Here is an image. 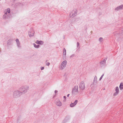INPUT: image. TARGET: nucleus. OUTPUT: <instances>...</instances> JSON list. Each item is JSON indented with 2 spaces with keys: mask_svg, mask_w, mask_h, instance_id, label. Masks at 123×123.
<instances>
[{
  "mask_svg": "<svg viewBox=\"0 0 123 123\" xmlns=\"http://www.w3.org/2000/svg\"><path fill=\"white\" fill-rule=\"evenodd\" d=\"M36 43L38 44H43V42L42 41H37L36 42Z\"/></svg>",
  "mask_w": 123,
  "mask_h": 123,
  "instance_id": "423d86ee",
  "label": "nucleus"
},
{
  "mask_svg": "<svg viewBox=\"0 0 123 123\" xmlns=\"http://www.w3.org/2000/svg\"><path fill=\"white\" fill-rule=\"evenodd\" d=\"M101 79H102V78L100 77V78L99 79V80H100Z\"/></svg>",
  "mask_w": 123,
  "mask_h": 123,
  "instance_id": "6ab92c4d",
  "label": "nucleus"
},
{
  "mask_svg": "<svg viewBox=\"0 0 123 123\" xmlns=\"http://www.w3.org/2000/svg\"><path fill=\"white\" fill-rule=\"evenodd\" d=\"M123 6V5L120 6H118V7H117V8H116V10H119L121 9L122 8Z\"/></svg>",
  "mask_w": 123,
  "mask_h": 123,
  "instance_id": "6e6552de",
  "label": "nucleus"
},
{
  "mask_svg": "<svg viewBox=\"0 0 123 123\" xmlns=\"http://www.w3.org/2000/svg\"><path fill=\"white\" fill-rule=\"evenodd\" d=\"M69 95V94H68L67 95V97H68Z\"/></svg>",
  "mask_w": 123,
  "mask_h": 123,
  "instance_id": "a211bd4d",
  "label": "nucleus"
},
{
  "mask_svg": "<svg viewBox=\"0 0 123 123\" xmlns=\"http://www.w3.org/2000/svg\"><path fill=\"white\" fill-rule=\"evenodd\" d=\"M63 97H64V98H66V96H64Z\"/></svg>",
  "mask_w": 123,
  "mask_h": 123,
  "instance_id": "aec40b11",
  "label": "nucleus"
},
{
  "mask_svg": "<svg viewBox=\"0 0 123 123\" xmlns=\"http://www.w3.org/2000/svg\"><path fill=\"white\" fill-rule=\"evenodd\" d=\"M7 11L8 13H10V9L9 8H8L7 9Z\"/></svg>",
  "mask_w": 123,
  "mask_h": 123,
  "instance_id": "ddd939ff",
  "label": "nucleus"
},
{
  "mask_svg": "<svg viewBox=\"0 0 123 123\" xmlns=\"http://www.w3.org/2000/svg\"><path fill=\"white\" fill-rule=\"evenodd\" d=\"M30 37H31L34 35V33L33 31H32V32H29L28 33Z\"/></svg>",
  "mask_w": 123,
  "mask_h": 123,
  "instance_id": "39448f33",
  "label": "nucleus"
},
{
  "mask_svg": "<svg viewBox=\"0 0 123 123\" xmlns=\"http://www.w3.org/2000/svg\"><path fill=\"white\" fill-rule=\"evenodd\" d=\"M50 65V63L49 62H47L46 63V65L47 66H49Z\"/></svg>",
  "mask_w": 123,
  "mask_h": 123,
  "instance_id": "2eb2a0df",
  "label": "nucleus"
},
{
  "mask_svg": "<svg viewBox=\"0 0 123 123\" xmlns=\"http://www.w3.org/2000/svg\"><path fill=\"white\" fill-rule=\"evenodd\" d=\"M78 87L77 86H75L74 87L72 91L73 93H75L78 92Z\"/></svg>",
  "mask_w": 123,
  "mask_h": 123,
  "instance_id": "f03ea898",
  "label": "nucleus"
},
{
  "mask_svg": "<svg viewBox=\"0 0 123 123\" xmlns=\"http://www.w3.org/2000/svg\"><path fill=\"white\" fill-rule=\"evenodd\" d=\"M16 41L17 42V44H18L19 43V40L18 39H16Z\"/></svg>",
  "mask_w": 123,
  "mask_h": 123,
  "instance_id": "4468645a",
  "label": "nucleus"
},
{
  "mask_svg": "<svg viewBox=\"0 0 123 123\" xmlns=\"http://www.w3.org/2000/svg\"><path fill=\"white\" fill-rule=\"evenodd\" d=\"M119 87L121 89H122L123 88V85L122 83H121Z\"/></svg>",
  "mask_w": 123,
  "mask_h": 123,
  "instance_id": "9d476101",
  "label": "nucleus"
},
{
  "mask_svg": "<svg viewBox=\"0 0 123 123\" xmlns=\"http://www.w3.org/2000/svg\"><path fill=\"white\" fill-rule=\"evenodd\" d=\"M56 105L58 106H61L62 105V103H61L60 101H58L57 102Z\"/></svg>",
  "mask_w": 123,
  "mask_h": 123,
  "instance_id": "0eeeda50",
  "label": "nucleus"
},
{
  "mask_svg": "<svg viewBox=\"0 0 123 123\" xmlns=\"http://www.w3.org/2000/svg\"><path fill=\"white\" fill-rule=\"evenodd\" d=\"M77 44H79V43H77Z\"/></svg>",
  "mask_w": 123,
  "mask_h": 123,
  "instance_id": "4be33fe9",
  "label": "nucleus"
},
{
  "mask_svg": "<svg viewBox=\"0 0 123 123\" xmlns=\"http://www.w3.org/2000/svg\"><path fill=\"white\" fill-rule=\"evenodd\" d=\"M103 75H102L101 77H103Z\"/></svg>",
  "mask_w": 123,
  "mask_h": 123,
  "instance_id": "412c9836",
  "label": "nucleus"
},
{
  "mask_svg": "<svg viewBox=\"0 0 123 123\" xmlns=\"http://www.w3.org/2000/svg\"><path fill=\"white\" fill-rule=\"evenodd\" d=\"M33 44L34 47L36 48H38L39 47V45H37L35 44L34 43Z\"/></svg>",
  "mask_w": 123,
  "mask_h": 123,
  "instance_id": "f8f14e48",
  "label": "nucleus"
},
{
  "mask_svg": "<svg viewBox=\"0 0 123 123\" xmlns=\"http://www.w3.org/2000/svg\"><path fill=\"white\" fill-rule=\"evenodd\" d=\"M102 40V38H100L99 39V40L100 41H101Z\"/></svg>",
  "mask_w": 123,
  "mask_h": 123,
  "instance_id": "dca6fc26",
  "label": "nucleus"
},
{
  "mask_svg": "<svg viewBox=\"0 0 123 123\" xmlns=\"http://www.w3.org/2000/svg\"><path fill=\"white\" fill-rule=\"evenodd\" d=\"M44 67H42L41 68V70H43L44 69Z\"/></svg>",
  "mask_w": 123,
  "mask_h": 123,
  "instance_id": "f3484780",
  "label": "nucleus"
},
{
  "mask_svg": "<svg viewBox=\"0 0 123 123\" xmlns=\"http://www.w3.org/2000/svg\"><path fill=\"white\" fill-rule=\"evenodd\" d=\"M80 87L82 89H83L85 88L84 84L82 83L80 84Z\"/></svg>",
  "mask_w": 123,
  "mask_h": 123,
  "instance_id": "20e7f679",
  "label": "nucleus"
},
{
  "mask_svg": "<svg viewBox=\"0 0 123 123\" xmlns=\"http://www.w3.org/2000/svg\"><path fill=\"white\" fill-rule=\"evenodd\" d=\"M116 94L118 93L119 91V88L118 87H117L116 88Z\"/></svg>",
  "mask_w": 123,
  "mask_h": 123,
  "instance_id": "9b49d317",
  "label": "nucleus"
},
{
  "mask_svg": "<svg viewBox=\"0 0 123 123\" xmlns=\"http://www.w3.org/2000/svg\"><path fill=\"white\" fill-rule=\"evenodd\" d=\"M66 54V50L65 49H63V56H65Z\"/></svg>",
  "mask_w": 123,
  "mask_h": 123,
  "instance_id": "1a4fd4ad",
  "label": "nucleus"
},
{
  "mask_svg": "<svg viewBox=\"0 0 123 123\" xmlns=\"http://www.w3.org/2000/svg\"><path fill=\"white\" fill-rule=\"evenodd\" d=\"M67 61H63L61 66L60 68L61 69H63L66 67L67 64Z\"/></svg>",
  "mask_w": 123,
  "mask_h": 123,
  "instance_id": "f257e3e1",
  "label": "nucleus"
},
{
  "mask_svg": "<svg viewBox=\"0 0 123 123\" xmlns=\"http://www.w3.org/2000/svg\"><path fill=\"white\" fill-rule=\"evenodd\" d=\"M78 100H75L74 103H72L70 104V106L71 107H72L74 106L76 104Z\"/></svg>",
  "mask_w": 123,
  "mask_h": 123,
  "instance_id": "7ed1b4c3",
  "label": "nucleus"
}]
</instances>
